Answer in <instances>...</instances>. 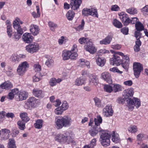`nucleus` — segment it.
I'll list each match as a JSON object with an SVG mask.
<instances>
[{
  "instance_id": "obj_1",
  "label": "nucleus",
  "mask_w": 148,
  "mask_h": 148,
  "mask_svg": "<svg viewBox=\"0 0 148 148\" xmlns=\"http://www.w3.org/2000/svg\"><path fill=\"white\" fill-rule=\"evenodd\" d=\"M110 64L113 65L118 66L122 64L123 67L126 71L129 68L130 60L129 57L124 56L121 52H115L113 57L110 59Z\"/></svg>"
},
{
  "instance_id": "obj_2",
  "label": "nucleus",
  "mask_w": 148,
  "mask_h": 148,
  "mask_svg": "<svg viewBox=\"0 0 148 148\" xmlns=\"http://www.w3.org/2000/svg\"><path fill=\"white\" fill-rule=\"evenodd\" d=\"M72 120L70 117L67 116H58L55 117V125L58 129H62L63 127H67L71 125Z\"/></svg>"
},
{
  "instance_id": "obj_3",
  "label": "nucleus",
  "mask_w": 148,
  "mask_h": 148,
  "mask_svg": "<svg viewBox=\"0 0 148 148\" xmlns=\"http://www.w3.org/2000/svg\"><path fill=\"white\" fill-rule=\"evenodd\" d=\"M101 134H100V141L102 145L105 147L110 145V138L111 135L106 130H101Z\"/></svg>"
},
{
  "instance_id": "obj_4",
  "label": "nucleus",
  "mask_w": 148,
  "mask_h": 148,
  "mask_svg": "<svg viewBox=\"0 0 148 148\" xmlns=\"http://www.w3.org/2000/svg\"><path fill=\"white\" fill-rule=\"evenodd\" d=\"M13 27L17 30V32H15L14 34V38L16 40H18L21 38L23 32L20 26L19 22L17 19L13 21Z\"/></svg>"
},
{
  "instance_id": "obj_5",
  "label": "nucleus",
  "mask_w": 148,
  "mask_h": 148,
  "mask_svg": "<svg viewBox=\"0 0 148 148\" xmlns=\"http://www.w3.org/2000/svg\"><path fill=\"white\" fill-rule=\"evenodd\" d=\"M127 101H128L127 106L130 111H132L133 109L134 106L138 108L140 106V100L138 98L134 97L133 99L130 98Z\"/></svg>"
},
{
  "instance_id": "obj_6",
  "label": "nucleus",
  "mask_w": 148,
  "mask_h": 148,
  "mask_svg": "<svg viewBox=\"0 0 148 148\" xmlns=\"http://www.w3.org/2000/svg\"><path fill=\"white\" fill-rule=\"evenodd\" d=\"M29 67V64L26 61L23 62L20 64L17 69V74L20 75L22 76L25 73L27 69Z\"/></svg>"
},
{
  "instance_id": "obj_7",
  "label": "nucleus",
  "mask_w": 148,
  "mask_h": 148,
  "mask_svg": "<svg viewBox=\"0 0 148 148\" xmlns=\"http://www.w3.org/2000/svg\"><path fill=\"white\" fill-rule=\"evenodd\" d=\"M18 92L15 96V99L17 101H22L26 100L28 97V93L25 91H19L18 88Z\"/></svg>"
},
{
  "instance_id": "obj_8",
  "label": "nucleus",
  "mask_w": 148,
  "mask_h": 148,
  "mask_svg": "<svg viewBox=\"0 0 148 148\" xmlns=\"http://www.w3.org/2000/svg\"><path fill=\"white\" fill-rule=\"evenodd\" d=\"M133 69L134 74L136 78H138L143 68L142 65L138 62H134L133 64Z\"/></svg>"
},
{
  "instance_id": "obj_9",
  "label": "nucleus",
  "mask_w": 148,
  "mask_h": 148,
  "mask_svg": "<svg viewBox=\"0 0 148 148\" xmlns=\"http://www.w3.org/2000/svg\"><path fill=\"white\" fill-rule=\"evenodd\" d=\"M40 49L39 45L36 43L34 42L29 44L26 47V50L29 53H33L37 51Z\"/></svg>"
},
{
  "instance_id": "obj_10",
  "label": "nucleus",
  "mask_w": 148,
  "mask_h": 148,
  "mask_svg": "<svg viewBox=\"0 0 148 148\" xmlns=\"http://www.w3.org/2000/svg\"><path fill=\"white\" fill-rule=\"evenodd\" d=\"M103 112L104 116L106 117L112 116L113 113V110L111 105L108 104L103 109Z\"/></svg>"
},
{
  "instance_id": "obj_11",
  "label": "nucleus",
  "mask_w": 148,
  "mask_h": 148,
  "mask_svg": "<svg viewBox=\"0 0 148 148\" xmlns=\"http://www.w3.org/2000/svg\"><path fill=\"white\" fill-rule=\"evenodd\" d=\"M86 50L92 54H94L97 51V49L92 42H88L84 46Z\"/></svg>"
},
{
  "instance_id": "obj_12",
  "label": "nucleus",
  "mask_w": 148,
  "mask_h": 148,
  "mask_svg": "<svg viewBox=\"0 0 148 148\" xmlns=\"http://www.w3.org/2000/svg\"><path fill=\"white\" fill-rule=\"evenodd\" d=\"M82 3V0H71V8L73 10L78 9Z\"/></svg>"
},
{
  "instance_id": "obj_13",
  "label": "nucleus",
  "mask_w": 148,
  "mask_h": 148,
  "mask_svg": "<svg viewBox=\"0 0 148 148\" xmlns=\"http://www.w3.org/2000/svg\"><path fill=\"white\" fill-rule=\"evenodd\" d=\"M70 138L68 136H67L62 134H58L56 137V140L60 142H69L68 141L69 138Z\"/></svg>"
},
{
  "instance_id": "obj_14",
  "label": "nucleus",
  "mask_w": 148,
  "mask_h": 148,
  "mask_svg": "<svg viewBox=\"0 0 148 148\" xmlns=\"http://www.w3.org/2000/svg\"><path fill=\"white\" fill-rule=\"evenodd\" d=\"M101 77L107 83L110 84L112 83V80L110 74L108 72H105L101 74Z\"/></svg>"
},
{
  "instance_id": "obj_15",
  "label": "nucleus",
  "mask_w": 148,
  "mask_h": 148,
  "mask_svg": "<svg viewBox=\"0 0 148 148\" xmlns=\"http://www.w3.org/2000/svg\"><path fill=\"white\" fill-rule=\"evenodd\" d=\"M23 41L26 43H29L32 41L33 37L29 33H25L22 36Z\"/></svg>"
},
{
  "instance_id": "obj_16",
  "label": "nucleus",
  "mask_w": 148,
  "mask_h": 148,
  "mask_svg": "<svg viewBox=\"0 0 148 148\" xmlns=\"http://www.w3.org/2000/svg\"><path fill=\"white\" fill-rule=\"evenodd\" d=\"M33 94L35 97L39 98H43L44 96V94L42 91L38 89H34L33 90Z\"/></svg>"
},
{
  "instance_id": "obj_17",
  "label": "nucleus",
  "mask_w": 148,
  "mask_h": 148,
  "mask_svg": "<svg viewBox=\"0 0 148 148\" xmlns=\"http://www.w3.org/2000/svg\"><path fill=\"white\" fill-rule=\"evenodd\" d=\"M40 29L38 27L34 25H32L30 27V31L34 36L38 34L39 32Z\"/></svg>"
},
{
  "instance_id": "obj_18",
  "label": "nucleus",
  "mask_w": 148,
  "mask_h": 148,
  "mask_svg": "<svg viewBox=\"0 0 148 148\" xmlns=\"http://www.w3.org/2000/svg\"><path fill=\"white\" fill-rule=\"evenodd\" d=\"M0 87L2 89L8 90L13 87V85L10 82L8 81L2 84Z\"/></svg>"
},
{
  "instance_id": "obj_19",
  "label": "nucleus",
  "mask_w": 148,
  "mask_h": 148,
  "mask_svg": "<svg viewBox=\"0 0 148 148\" xmlns=\"http://www.w3.org/2000/svg\"><path fill=\"white\" fill-rule=\"evenodd\" d=\"M2 134V138H3L4 140H7L8 139V136L10 133V131L7 129H2L0 131Z\"/></svg>"
},
{
  "instance_id": "obj_20",
  "label": "nucleus",
  "mask_w": 148,
  "mask_h": 148,
  "mask_svg": "<svg viewBox=\"0 0 148 148\" xmlns=\"http://www.w3.org/2000/svg\"><path fill=\"white\" fill-rule=\"evenodd\" d=\"M101 128L98 127L94 126V127L89 131V133L92 136H94L97 134L98 132H101Z\"/></svg>"
},
{
  "instance_id": "obj_21",
  "label": "nucleus",
  "mask_w": 148,
  "mask_h": 148,
  "mask_svg": "<svg viewBox=\"0 0 148 148\" xmlns=\"http://www.w3.org/2000/svg\"><path fill=\"white\" fill-rule=\"evenodd\" d=\"M18 91L17 88H15L11 90V92L8 95V98L10 100H12L14 98L15 99V96L18 92Z\"/></svg>"
},
{
  "instance_id": "obj_22",
  "label": "nucleus",
  "mask_w": 148,
  "mask_h": 148,
  "mask_svg": "<svg viewBox=\"0 0 148 148\" xmlns=\"http://www.w3.org/2000/svg\"><path fill=\"white\" fill-rule=\"evenodd\" d=\"M134 94L133 91L132 89H127L124 91L123 96L125 99H128L130 97L133 96Z\"/></svg>"
},
{
  "instance_id": "obj_23",
  "label": "nucleus",
  "mask_w": 148,
  "mask_h": 148,
  "mask_svg": "<svg viewBox=\"0 0 148 148\" xmlns=\"http://www.w3.org/2000/svg\"><path fill=\"white\" fill-rule=\"evenodd\" d=\"M89 82L91 84L96 85H97L98 82V78L97 77L93 75L90 74L89 75Z\"/></svg>"
},
{
  "instance_id": "obj_24",
  "label": "nucleus",
  "mask_w": 148,
  "mask_h": 148,
  "mask_svg": "<svg viewBox=\"0 0 148 148\" xmlns=\"http://www.w3.org/2000/svg\"><path fill=\"white\" fill-rule=\"evenodd\" d=\"M85 79L82 77H80L77 79L75 82V85L77 86H80L84 84Z\"/></svg>"
},
{
  "instance_id": "obj_25",
  "label": "nucleus",
  "mask_w": 148,
  "mask_h": 148,
  "mask_svg": "<svg viewBox=\"0 0 148 148\" xmlns=\"http://www.w3.org/2000/svg\"><path fill=\"white\" fill-rule=\"evenodd\" d=\"M43 121L42 119H38L36 121L34 125L36 129H40L43 126Z\"/></svg>"
},
{
  "instance_id": "obj_26",
  "label": "nucleus",
  "mask_w": 148,
  "mask_h": 148,
  "mask_svg": "<svg viewBox=\"0 0 148 148\" xmlns=\"http://www.w3.org/2000/svg\"><path fill=\"white\" fill-rule=\"evenodd\" d=\"M112 39V38L110 36H108L102 40L100 41V43L105 45L109 44L110 43Z\"/></svg>"
},
{
  "instance_id": "obj_27",
  "label": "nucleus",
  "mask_w": 148,
  "mask_h": 148,
  "mask_svg": "<svg viewBox=\"0 0 148 148\" xmlns=\"http://www.w3.org/2000/svg\"><path fill=\"white\" fill-rule=\"evenodd\" d=\"M75 15V13L73 11L69 10L67 13L66 16L67 19L69 21L72 20Z\"/></svg>"
},
{
  "instance_id": "obj_28",
  "label": "nucleus",
  "mask_w": 148,
  "mask_h": 148,
  "mask_svg": "<svg viewBox=\"0 0 148 148\" xmlns=\"http://www.w3.org/2000/svg\"><path fill=\"white\" fill-rule=\"evenodd\" d=\"M62 81L61 79H56L55 78H52L50 79L49 82L50 85L51 86L56 85L58 83H59Z\"/></svg>"
},
{
  "instance_id": "obj_29",
  "label": "nucleus",
  "mask_w": 148,
  "mask_h": 148,
  "mask_svg": "<svg viewBox=\"0 0 148 148\" xmlns=\"http://www.w3.org/2000/svg\"><path fill=\"white\" fill-rule=\"evenodd\" d=\"M42 75L40 72H37L33 77V81L34 82H38L41 79Z\"/></svg>"
},
{
  "instance_id": "obj_30",
  "label": "nucleus",
  "mask_w": 148,
  "mask_h": 148,
  "mask_svg": "<svg viewBox=\"0 0 148 148\" xmlns=\"http://www.w3.org/2000/svg\"><path fill=\"white\" fill-rule=\"evenodd\" d=\"M106 60L103 58H101L98 57L96 60V62L97 65L101 66H103L106 62Z\"/></svg>"
},
{
  "instance_id": "obj_31",
  "label": "nucleus",
  "mask_w": 148,
  "mask_h": 148,
  "mask_svg": "<svg viewBox=\"0 0 148 148\" xmlns=\"http://www.w3.org/2000/svg\"><path fill=\"white\" fill-rule=\"evenodd\" d=\"M10 60L13 63H18L20 61V58L18 55H12L10 58Z\"/></svg>"
},
{
  "instance_id": "obj_32",
  "label": "nucleus",
  "mask_w": 148,
  "mask_h": 148,
  "mask_svg": "<svg viewBox=\"0 0 148 148\" xmlns=\"http://www.w3.org/2000/svg\"><path fill=\"white\" fill-rule=\"evenodd\" d=\"M25 123L23 121H19L17 122L18 128L21 130H24L25 128Z\"/></svg>"
},
{
  "instance_id": "obj_33",
  "label": "nucleus",
  "mask_w": 148,
  "mask_h": 148,
  "mask_svg": "<svg viewBox=\"0 0 148 148\" xmlns=\"http://www.w3.org/2000/svg\"><path fill=\"white\" fill-rule=\"evenodd\" d=\"M20 116L22 119L21 121H23L25 122H27L29 120V119L27 116V114L26 113L24 112L21 113L20 115Z\"/></svg>"
},
{
  "instance_id": "obj_34",
  "label": "nucleus",
  "mask_w": 148,
  "mask_h": 148,
  "mask_svg": "<svg viewBox=\"0 0 148 148\" xmlns=\"http://www.w3.org/2000/svg\"><path fill=\"white\" fill-rule=\"evenodd\" d=\"M135 27L136 29L138 31H141L144 29V26L139 21L138 22L135 24Z\"/></svg>"
},
{
  "instance_id": "obj_35",
  "label": "nucleus",
  "mask_w": 148,
  "mask_h": 148,
  "mask_svg": "<svg viewBox=\"0 0 148 148\" xmlns=\"http://www.w3.org/2000/svg\"><path fill=\"white\" fill-rule=\"evenodd\" d=\"M128 130L132 133H135L138 131V128L135 125H132L128 128Z\"/></svg>"
},
{
  "instance_id": "obj_36",
  "label": "nucleus",
  "mask_w": 148,
  "mask_h": 148,
  "mask_svg": "<svg viewBox=\"0 0 148 148\" xmlns=\"http://www.w3.org/2000/svg\"><path fill=\"white\" fill-rule=\"evenodd\" d=\"M113 88V91L116 92L122 90L123 87L121 85L119 84H114Z\"/></svg>"
},
{
  "instance_id": "obj_37",
  "label": "nucleus",
  "mask_w": 148,
  "mask_h": 148,
  "mask_svg": "<svg viewBox=\"0 0 148 148\" xmlns=\"http://www.w3.org/2000/svg\"><path fill=\"white\" fill-rule=\"evenodd\" d=\"M70 54H71V52L69 51L64 52L62 55L63 60H66L70 58Z\"/></svg>"
},
{
  "instance_id": "obj_38",
  "label": "nucleus",
  "mask_w": 148,
  "mask_h": 148,
  "mask_svg": "<svg viewBox=\"0 0 148 148\" xmlns=\"http://www.w3.org/2000/svg\"><path fill=\"white\" fill-rule=\"evenodd\" d=\"M9 141L8 148H16L15 142L13 139H10L9 140Z\"/></svg>"
},
{
  "instance_id": "obj_39",
  "label": "nucleus",
  "mask_w": 148,
  "mask_h": 148,
  "mask_svg": "<svg viewBox=\"0 0 148 148\" xmlns=\"http://www.w3.org/2000/svg\"><path fill=\"white\" fill-rule=\"evenodd\" d=\"M48 24L50 29L53 32H55V29L58 27V25L56 24L51 21L49 22Z\"/></svg>"
},
{
  "instance_id": "obj_40",
  "label": "nucleus",
  "mask_w": 148,
  "mask_h": 148,
  "mask_svg": "<svg viewBox=\"0 0 148 148\" xmlns=\"http://www.w3.org/2000/svg\"><path fill=\"white\" fill-rule=\"evenodd\" d=\"M102 121V118L100 116H98L97 118H95L94 119V122L96 126H95L98 127H100L99 125L100 123H101Z\"/></svg>"
},
{
  "instance_id": "obj_41",
  "label": "nucleus",
  "mask_w": 148,
  "mask_h": 148,
  "mask_svg": "<svg viewBox=\"0 0 148 148\" xmlns=\"http://www.w3.org/2000/svg\"><path fill=\"white\" fill-rule=\"evenodd\" d=\"M122 21L125 26L127 25L129 23H131V20L128 15L126 17H124Z\"/></svg>"
},
{
  "instance_id": "obj_42",
  "label": "nucleus",
  "mask_w": 148,
  "mask_h": 148,
  "mask_svg": "<svg viewBox=\"0 0 148 148\" xmlns=\"http://www.w3.org/2000/svg\"><path fill=\"white\" fill-rule=\"evenodd\" d=\"M90 15H92L94 17H98V15L96 9L92 8L89 9Z\"/></svg>"
},
{
  "instance_id": "obj_43",
  "label": "nucleus",
  "mask_w": 148,
  "mask_h": 148,
  "mask_svg": "<svg viewBox=\"0 0 148 148\" xmlns=\"http://www.w3.org/2000/svg\"><path fill=\"white\" fill-rule=\"evenodd\" d=\"M126 11L128 13L132 15H134L137 13V10L133 7H131L127 9Z\"/></svg>"
},
{
  "instance_id": "obj_44",
  "label": "nucleus",
  "mask_w": 148,
  "mask_h": 148,
  "mask_svg": "<svg viewBox=\"0 0 148 148\" xmlns=\"http://www.w3.org/2000/svg\"><path fill=\"white\" fill-rule=\"evenodd\" d=\"M36 8L37 13H36L35 12H33L32 13L33 16L34 18H38L40 16V14L39 12V7L38 6H36Z\"/></svg>"
},
{
  "instance_id": "obj_45",
  "label": "nucleus",
  "mask_w": 148,
  "mask_h": 148,
  "mask_svg": "<svg viewBox=\"0 0 148 148\" xmlns=\"http://www.w3.org/2000/svg\"><path fill=\"white\" fill-rule=\"evenodd\" d=\"M38 99H36L35 97H30L28 100L27 101L29 102L32 106H34L35 103H36Z\"/></svg>"
},
{
  "instance_id": "obj_46",
  "label": "nucleus",
  "mask_w": 148,
  "mask_h": 148,
  "mask_svg": "<svg viewBox=\"0 0 148 148\" xmlns=\"http://www.w3.org/2000/svg\"><path fill=\"white\" fill-rule=\"evenodd\" d=\"M113 24L115 27L118 28H121L122 26V23L116 19L114 20Z\"/></svg>"
},
{
  "instance_id": "obj_47",
  "label": "nucleus",
  "mask_w": 148,
  "mask_h": 148,
  "mask_svg": "<svg viewBox=\"0 0 148 148\" xmlns=\"http://www.w3.org/2000/svg\"><path fill=\"white\" fill-rule=\"evenodd\" d=\"M104 89L105 91L109 93H110L113 91L112 87L109 85H105L104 87Z\"/></svg>"
},
{
  "instance_id": "obj_48",
  "label": "nucleus",
  "mask_w": 148,
  "mask_h": 148,
  "mask_svg": "<svg viewBox=\"0 0 148 148\" xmlns=\"http://www.w3.org/2000/svg\"><path fill=\"white\" fill-rule=\"evenodd\" d=\"M94 100L95 103V105L98 107H101V100L97 97H95L94 99Z\"/></svg>"
},
{
  "instance_id": "obj_49",
  "label": "nucleus",
  "mask_w": 148,
  "mask_h": 148,
  "mask_svg": "<svg viewBox=\"0 0 148 148\" xmlns=\"http://www.w3.org/2000/svg\"><path fill=\"white\" fill-rule=\"evenodd\" d=\"M7 32L8 36L10 38L12 36V29L11 25H7Z\"/></svg>"
},
{
  "instance_id": "obj_50",
  "label": "nucleus",
  "mask_w": 148,
  "mask_h": 148,
  "mask_svg": "<svg viewBox=\"0 0 148 148\" xmlns=\"http://www.w3.org/2000/svg\"><path fill=\"white\" fill-rule=\"evenodd\" d=\"M53 63V60L51 59H48L46 61L45 64L48 67H51Z\"/></svg>"
},
{
  "instance_id": "obj_51",
  "label": "nucleus",
  "mask_w": 148,
  "mask_h": 148,
  "mask_svg": "<svg viewBox=\"0 0 148 148\" xmlns=\"http://www.w3.org/2000/svg\"><path fill=\"white\" fill-rule=\"evenodd\" d=\"M60 107L61 108V109H62L63 111H64L68 108L69 106L67 102L66 101H64L63 102Z\"/></svg>"
},
{
  "instance_id": "obj_52",
  "label": "nucleus",
  "mask_w": 148,
  "mask_h": 148,
  "mask_svg": "<svg viewBox=\"0 0 148 148\" xmlns=\"http://www.w3.org/2000/svg\"><path fill=\"white\" fill-rule=\"evenodd\" d=\"M89 9L87 8H84L82 11V15L84 16H87L90 15Z\"/></svg>"
},
{
  "instance_id": "obj_53",
  "label": "nucleus",
  "mask_w": 148,
  "mask_h": 148,
  "mask_svg": "<svg viewBox=\"0 0 148 148\" xmlns=\"http://www.w3.org/2000/svg\"><path fill=\"white\" fill-rule=\"evenodd\" d=\"M64 111L61 107H59L57 108L55 110V113L57 115H61Z\"/></svg>"
},
{
  "instance_id": "obj_54",
  "label": "nucleus",
  "mask_w": 148,
  "mask_h": 148,
  "mask_svg": "<svg viewBox=\"0 0 148 148\" xmlns=\"http://www.w3.org/2000/svg\"><path fill=\"white\" fill-rule=\"evenodd\" d=\"M145 135L142 133L138 134L136 136L137 139L138 141H142L144 139Z\"/></svg>"
},
{
  "instance_id": "obj_55",
  "label": "nucleus",
  "mask_w": 148,
  "mask_h": 148,
  "mask_svg": "<svg viewBox=\"0 0 148 148\" xmlns=\"http://www.w3.org/2000/svg\"><path fill=\"white\" fill-rule=\"evenodd\" d=\"M71 52V54L70 56V58L71 59H75L78 56V54L76 52H72L71 51H70Z\"/></svg>"
},
{
  "instance_id": "obj_56",
  "label": "nucleus",
  "mask_w": 148,
  "mask_h": 148,
  "mask_svg": "<svg viewBox=\"0 0 148 148\" xmlns=\"http://www.w3.org/2000/svg\"><path fill=\"white\" fill-rule=\"evenodd\" d=\"M5 112L4 111H2L0 112V122H2L4 120L6 114Z\"/></svg>"
},
{
  "instance_id": "obj_57",
  "label": "nucleus",
  "mask_w": 148,
  "mask_h": 148,
  "mask_svg": "<svg viewBox=\"0 0 148 148\" xmlns=\"http://www.w3.org/2000/svg\"><path fill=\"white\" fill-rule=\"evenodd\" d=\"M110 71L114 73H117L120 74H121L123 72L122 71H119L116 67L110 69Z\"/></svg>"
},
{
  "instance_id": "obj_58",
  "label": "nucleus",
  "mask_w": 148,
  "mask_h": 148,
  "mask_svg": "<svg viewBox=\"0 0 148 148\" xmlns=\"http://www.w3.org/2000/svg\"><path fill=\"white\" fill-rule=\"evenodd\" d=\"M129 29L128 27H124L121 29V32L125 35H127L128 34Z\"/></svg>"
},
{
  "instance_id": "obj_59",
  "label": "nucleus",
  "mask_w": 148,
  "mask_h": 148,
  "mask_svg": "<svg viewBox=\"0 0 148 148\" xmlns=\"http://www.w3.org/2000/svg\"><path fill=\"white\" fill-rule=\"evenodd\" d=\"M98 52L99 55H100L105 53H109L108 50H106L105 49H101L98 51Z\"/></svg>"
},
{
  "instance_id": "obj_60",
  "label": "nucleus",
  "mask_w": 148,
  "mask_h": 148,
  "mask_svg": "<svg viewBox=\"0 0 148 148\" xmlns=\"http://www.w3.org/2000/svg\"><path fill=\"white\" fill-rule=\"evenodd\" d=\"M140 31H136L134 32V35L135 37L136 38V39L138 38L140 39L141 38V34L140 32Z\"/></svg>"
},
{
  "instance_id": "obj_61",
  "label": "nucleus",
  "mask_w": 148,
  "mask_h": 148,
  "mask_svg": "<svg viewBox=\"0 0 148 148\" xmlns=\"http://www.w3.org/2000/svg\"><path fill=\"white\" fill-rule=\"evenodd\" d=\"M119 138L118 137L115 136V135H112V141L116 143H118L119 141Z\"/></svg>"
},
{
  "instance_id": "obj_62",
  "label": "nucleus",
  "mask_w": 148,
  "mask_h": 148,
  "mask_svg": "<svg viewBox=\"0 0 148 148\" xmlns=\"http://www.w3.org/2000/svg\"><path fill=\"white\" fill-rule=\"evenodd\" d=\"M34 67L35 71H37V72H39L41 70V67L39 64H35Z\"/></svg>"
},
{
  "instance_id": "obj_63",
  "label": "nucleus",
  "mask_w": 148,
  "mask_h": 148,
  "mask_svg": "<svg viewBox=\"0 0 148 148\" xmlns=\"http://www.w3.org/2000/svg\"><path fill=\"white\" fill-rule=\"evenodd\" d=\"M33 106H32V105L30 104L27 101L25 105V108L27 109H31L32 108Z\"/></svg>"
},
{
  "instance_id": "obj_64",
  "label": "nucleus",
  "mask_w": 148,
  "mask_h": 148,
  "mask_svg": "<svg viewBox=\"0 0 148 148\" xmlns=\"http://www.w3.org/2000/svg\"><path fill=\"white\" fill-rule=\"evenodd\" d=\"M142 11L145 15V13L147 14L146 13L148 12V5H146L142 9Z\"/></svg>"
}]
</instances>
